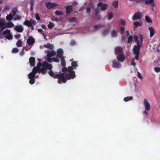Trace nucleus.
Returning <instances> with one entry per match:
<instances>
[{
  "mask_svg": "<svg viewBox=\"0 0 160 160\" xmlns=\"http://www.w3.org/2000/svg\"><path fill=\"white\" fill-rule=\"evenodd\" d=\"M17 11V8H13L11 11V14H12V15L14 16L16 13Z\"/></svg>",
  "mask_w": 160,
  "mask_h": 160,
  "instance_id": "nucleus-30",
  "label": "nucleus"
},
{
  "mask_svg": "<svg viewBox=\"0 0 160 160\" xmlns=\"http://www.w3.org/2000/svg\"><path fill=\"white\" fill-rule=\"evenodd\" d=\"M115 52L118 61L123 62L125 59V57L123 53L122 48L119 47H117L115 49Z\"/></svg>",
  "mask_w": 160,
  "mask_h": 160,
  "instance_id": "nucleus-5",
  "label": "nucleus"
},
{
  "mask_svg": "<svg viewBox=\"0 0 160 160\" xmlns=\"http://www.w3.org/2000/svg\"><path fill=\"white\" fill-rule=\"evenodd\" d=\"M14 29L18 32H22L23 31V28L22 25H17L15 27Z\"/></svg>",
  "mask_w": 160,
  "mask_h": 160,
  "instance_id": "nucleus-17",
  "label": "nucleus"
},
{
  "mask_svg": "<svg viewBox=\"0 0 160 160\" xmlns=\"http://www.w3.org/2000/svg\"><path fill=\"white\" fill-rule=\"evenodd\" d=\"M146 3L147 4H152L154 2L153 0H147L145 1Z\"/></svg>",
  "mask_w": 160,
  "mask_h": 160,
  "instance_id": "nucleus-38",
  "label": "nucleus"
},
{
  "mask_svg": "<svg viewBox=\"0 0 160 160\" xmlns=\"http://www.w3.org/2000/svg\"><path fill=\"white\" fill-rule=\"evenodd\" d=\"M46 53H47V55L48 58H50L53 56H55L56 54L55 52L54 51H45Z\"/></svg>",
  "mask_w": 160,
  "mask_h": 160,
  "instance_id": "nucleus-9",
  "label": "nucleus"
},
{
  "mask_svg": "<svg viewBox=\"0 0 160 160\" xmlns=\"http://www.w3.org/2000/svg\"><path fill=\"white\" fill-rule=\"evenodd\" d=\"M150 32V36L151 38H152L156 33L155 29L152 27L148 28Z\"/></svg>",
  "mask_w": 160,
  "mask_h": 160,
  "instance_id": "nucleus-16",
  "label": "nucleus"
},
{
  "mask_svg": "<svg viewBox=\"0 0 160 160\" xmlns=\"http://www.w3.org/2000/svg\"><path fill=\"white\" fill-rule=\"evenodd\" d=\"M119 66L120 64L118 62L115 61H113V62L112 66L113 67L115 68H118L119 67Z\"/></svg>",
  "mask_w": 160,
  "mask_h": 160,
  "instance_id": "nucleus-22",
  "label": "nucleus"
},
{
  "mask_svg": "<svg viewBox=\"0 0 160 160\" xmlns=\"http://www.w3.org/2000/svg\"><path fill=\"white\" fill-rule=\"evenodd\" d=\"M33 6H31L30 7V9L31 11H32L33 10Z\"/></svg>",
  "mask_w": 160,
  "mask_h": 160,
  "instance_id": "nucleus-64",
  "label": "nucleus"
},
{
  "mask_svg": "<svg viewBox=\"0 0 160 160\" xmlns=\"http://www.w3.org/2000/svg\"><path fill=\"white\" fill-rule=\"evenodd\" d=\"M41 27L43 28H44V29H45L46 28V26L45 25H43V24H42V25L41 26Z\"/></svg>",
  "mask_w": 160,
  "mask_h": 160,
  "instance_id": "nucleus-57",
  "label": "nucleus"
},
{
  "mask_svg": "<svg viewBox=\"0 0 160 160\" xmlns=\"http://www.w3.org/2000/svg\"><path fill=\"white\" fill-rule=\"evenodd\" d=\"M145 19L146 21L148 23H150L152 22L151 19L149 18L148 16H146L145 17Z\"/></svg>",
  "mask_w": 160,
  "mask_h": 160,
  "instance_id": "nucleus-37",
  "label": "nucleus"
},
{
  "mask_svg": "<svg viewBox=\"0 0 160 160\" xmlns=\"http://www.w3.org/2000/svg\"><path fill=\"white\" fill-rule=\"evenodd\" d=\"M134 39L137 43V45H135L134 47L133 51L134 53L135 54V59L138 60V59L139 55L140 53L139 49L142 43L143 38L142 36H139V39L137 36L134 37Z\"/></svg>",
  "mask_w": 160,
  "mask_h": 160,
  "instance_id": "nucleus-3",
  "label": "nucleus"
},
{
  "mask_svg": "<svg viewBox=\"0 0 160 160\" xmlns=\"http://www.w3.org/2000/svg\"><path fill=\"white\" fill-rule=\"evenodd\" d=\"M35 62V59L34 58L32 57L29 59V62L30 65L33 67L34 66Z\"/></svg>",
  "mask_w": 160,
  "mask_h": 160,
  "instance_id": "nucleus-21",
  "label": "nucleus"
},
{
  "mask_svg": "<svg viewBox=\"0 0 160 160\" xmlns=\"http://www.w3.org/2000/svg\"><path fill=\"white\" fill-rule=\"evenodd\" d=\"M99 11V8H97L96 9V15L97 16L98 13Z\"/></svg>",
  "mask_w": 160,
  "mask_h": 160,
  "instance_id": "nucleus-46",
  "label": "nucleus"
},
{
  "mask_svg": "<svg viewBox=\"0 0 160 160\" xmlns=\"http://www.w3.org/2000/svg\"><path fill=\"white\" fill-rule=\"evenodd\" d=\"M24 53V48L20 52V54L21 56L23 55Z\"/></svg>",
  "mask_w": 160,
  "mask_h": 160,
  "instance_id": "nucleus-48",
  "label": "nucleus"
},
{
  "mask_svg": "<svg viewBox=\"0 0 160 160\" xmlns=\"http://www.w3.org/2000/svg\"><path fill=\"white\" fill-rule=\"evenodd\" d=\"M108 32H109L108 30V29L106 30L103 31V33L104 34H106Z\"/></svg>",
  "mask_w": 160,
  "mask_h": 160,
  "instance_id": "nucleus-52",
  "label": "nucleus"
},
{
  "mask_svg": "<svg viewBox=\"0 0 160 160\" xmlns=\"http://www.w3.org/2000/svg\"><path fill=\"white\" fill-rule=\"evenodd\" d=\"M155 8H156V7L155 8V7H152V10L153 11H155Z\"/></svg>",
  "mask_w": 160,
  "mask_h": 160,
  "instance_id": "nucleus-62",
  "label": "nucleus"
},
{
  "mask_svg": "<svg viewBox=\"0 0 160 160\" xmlns=\"http://www.w3.org/2000/svg\"><path fill=\"white\" fill-rule=\"evenodd\" d=\"M134 27L135 28H137L138 26H141L142 25V23L141 22H133Z\"/></svg>",
  "mask_w": 160,
  "mask_h": 160,
  "instance_id": "nucleus-25",
  "label": "nucleus"
},
{
  "mask_svg": "<svg viewBox=\"0 0 160 160\" xmlns=\"http://www.w3.org/2000/svg\"><path fill=\"white\" fill-rule=\"evenodd\" d=\"M22 42L21 40H18L16 42V44L17 47H22Z\"/></svg>",
  "mask_w": 160,
  "mask_h": 160,
  "instance_id": "nucleus-23",
  "label": "nucleus"
},
{
  "mask_svg": "<svg viewBox=\"0 0 160 160\" xmlns=\"http://www.w3.org/2000/svg\"><path fill=\"white\" fill-rule=\"evenodd\" d=\"M51 20L53 21H56L57 20V19L55 18H51Z\"/></svg>",
  "mask_w": 160,
  "mask_h": 160,
  "instance_id": "nucleus-61",
  "label": "nucleus"
},
{
  "mask_svg": "<svg viewBox=\"0 0 160 160\" xmlns=\"http://www.w3.org/2000/svg\"><path fill=\"white\" fill-rule=\"evenodd\" d=\"M55 13L57 15H60L62 14H63V12L61 11H57L55 12Z\"/></svg>",
  "mask_w": 160,
  "mask_h": 160,
  "instance_id": "nucleus-39",
  "label": "nucleus"
},
{
  "mask_svg": "<svg viewBox=\"0 0 160 160\" xmlns=\"http://www.w3.org/2000/svg\"><path fill=\"white\" fill-rule=\"evenodd\" d=\"M10 9V7L8 6H6L5 7L3 11L4 12L8 11Z\"/></svg>",
  "mask_w": 160,
  "mask_h": 160,
  "instance_id": "nucleus-29",
  "label": "nucleus"
},
{
  "mask_svg": "<svg viewBox=\"0 0 160 160\" xmlns=\"http://www.w3.org/2000/svg\"><path fill=\"white\" fill-rule=\"evenodd\" d=\"M142 17V14L139 12H138L135 13L133 15L132 17V19L133 20H136L141 18Z\"/></svg>",
  "mask_w": 160,
  "mask_h": 160,
  "instance_id": "nucleus-15",
  "label": "nucleus"
},
{
  "mask_svg": "<svg viewBox=\"0 0 160 160\" xmlns=\"http://www.w3.org/2000/svg\"><path fill=\"white\" fill-rule=\"evenodd\" d=\"M117 32L115 30H113L112 32V36L113 37H116L117 35Z\"/></svg>",
  "mask_w": 160,
  "mask_h": 160,
  "instance_id": "nucleus-33",
  "label": "nucleus"
},
{
  "mask_svg": "<svg viewBox=\"0 0 160 160\" xmlns=\"http://www.w3.org/2000/svg\"><path fill=\"white\" fill-rule=\"evenodd\" d=\"M45 59L49 62H51L52 61L57 62H59V59L56 58H53L52 59L51 58H45Z\"/></svg>",
  "mask_w": 160,
  "mask_h": 160,
  "instance_id": "nucleus-19",
  "label": "nucleus"
},
{
  "mask_svg": "<svg viewBox=\"0 0 160 160\" xmlns=\"http://www.w3.org/2000/svg\"><path fill=\"white\" fill-rule=\"evenodd\" d=\"M112 5L115 8H117L118 6V1H117L114 2L113 3Z\"/></svg>",
  "mask_w": 160,
  "mask_h": 160,
  "instance_id": "nucleus-35",
  "label": "nucleus"
},
{
  "mask_svg": "<svg viewBox=\"0 0 160 160\" xmlns=\"http://www.w3.org/2000/svg\"><path fill=\"white\" fill-rule=\"evenodd\" d=\"M66 12L67 13H70L72 10V8L71 6H68L66 7Z\"/></svg>",
  "mask_w": 160,
  "mask_h": 160,
  "instance_id": "nucleus-27",
  "label": "nucleus"
},
{
  "mask_svg": "<svg viewBox=\"0 0 160 160\" xmlns=\"http://www.w3.org/2000/svg\"><path fill=\"white\" fill-rule=\"evenodd\" d=\"M13 16L12 14H10L6 17V19L8 21H11L13 18Z\"/></svg>",
  "mask_w": 160,
  "mask_h": 160,
  "instance_id": "nucleus-24",
  "label": "nucleus"
},
{
  "mask_svg": "<svg viewBox=\"0 0 160 160\" xmlns=\"http://www.w3.org/2000/svg\"><path fill=\"white\" fill-rule=\"evenodd\" d=\"M86 10L87 12L88 13L90 12V8H87Z\"/></svg>",
  "mask_w": 160,
  "mask_h": 160,
  "instance_id": "nucleus-54",
  "label": "nucleus"
},
{
  "mask_svg": "<svg viewBox=\"0 0 160 160\" xmlns=\"http://www.w3.org/2000/svg\"><path fill=\"white\" fill-rule=\"evenodd\" d=\"M61 59V63L62 66L63 67H64L66 65V62L65 61V60L64 59V57L62 58H60Z\"/></svg>",
  "mask_w": 160,
  "mask_h": 160,
  "instance_id": "nucleus-28",
  "label": "nucleus"
},
{
  "mask_svg": "<svg viewBox=\"0 0 160 160\" xmlns=\"http://www.w3.org/2000/svg\"><path fill=\"white\" fill-rule=\"evenodd\" d=\"M34 4V3L33 0H31L30 1V5L31 6H33Z\"/></svg>",
  "mask_w": 160,
  "mask_h": 160,
  "instance_id": "nucleus-51",
  "label": "nucleus"
},
{
  "mask_svg": "<svg viewBox=\"0 0 160 160\" xmlns=\"http://www.w3.org/2000/svg\"><path fill=\"white\" fill-rule=\"evenodd\" d=\"M126 36H128L129 34V32L128 31H127L126 32Z\"/></svg>",
  "mask_w": 160,
  "mask_h": 160,
  "instance_id": "nucleus-59",
  "label": "nucleus"
},
{
  "mask_svg": "<svg viewBox=\"0 0 160 160\" xmlns=\"http://www.w3.org/2000/svg\"><path fill=\"white\" fill-rule=\"evenodd\" d=\"M38 31L41 34H43V33L42 32V29H38Z\"/></svg>",
  "mask_w": 160,
  "mask_h": 160,
  "instance_id": "nucleus-50",
  "label": "nucleus"
},
{
  "mask_svg": "<svg viewBox=\"0 0 160 160\" xmlns=\"http://www.w3.org/2000/svg\"><path fill=\"white\" fill-rule=\"evenodd\" d=\"M15 38L16 39L19 38L21 37V35L20 34H18L14 36Z\"/></svg>",
  "mask_w": 160,
  "mask_h": 160,
  "instance_id": "nucleus-44",
  "label": "nucleus"
},
{
  "mask_svg": "<svg viewBox=\"0 0 160 160\" xmlns=\"http://www.w3.org/2000/svg\"><path fill=\"white\" fill-rule=\"evenodd\" d=\"M132 99V97H127L124 98V100L126 102L130 100H131Z\"/></svg>",
  "mask_w": 160,
  "mask_h": 160,
  "instance_id": "nucleus-32",
  "label": "nucleus"
},
{
  "mask_svg": "<svg viewBox=\"0 0 160 160\" xmlns=\"http://www.w3.org/2000/svg\"><path fill=\"white\" fill-rule=\"evenodd\" d=\"M125 28L124 27H122L121 28V30L122 33L124 31Z\"/></svg>",
  "mask_w": 160,
  "mask_h": 160,
  "instance_id": "nucleus-53",
  "label": "nucleus"
},
{
  "mask_svg": "<svg viewBox=\"0 0 160 160\" xmlns=\"http://www.w3.org/2000/svg\"><path fill=\"white\" fill-rule=\"evenodd\" d=\"M113 17L112 13L111 12H109L108 14V18L109 20L111 19Z\"/></svg>",
  "mask_w": 160,
  "mask_h": 160,
  "instance_id": "nucleus-34",
  "label": "nucleus"
},
{
  "mask_svg": "<svg viewBox=\"0 0 160 160\" xmlns=\"http://www.w3.org/2000/svg\"><path fill=\"white\" fill-rule=\"evenodd\" d=\"M45 47L46 48H47L49 49H52L54 48L53 45L51 44L50 43H47L46 44L44 45L43 46H40V48H43V47Z\"/></svg>",
  "mask_w": 160,
  "mask_h": 160,
  "instance_id": "nucleus-14",
  "label": "nucleus"
},
{
  "mask_svg": "<svg viewBox=\"0 0 160 160\" xmlns=\"http://www.w3.org/2000/svg\"><path fill=\"white\" fill-rule=\"evenodd\" d=\"M45 4L47 8H52L57 5L56 3H51L50 2H46Z\"/></svg>",
  "mask_w": 160,
  "mask_h": 160,
  "instance_id": "nucleus-13",
  "label": "nucleus"
},
{
  "mask_svg": "<svg viewBox=\"0 0 160 160\" xmlns=\"http://www.w3.org/2000/svg\"><path fill=\"white\" fill-rule=\"evenodd\" d=\"M57 57L58 58H61L63 57H62L63 53V50L61 48L58 49L57 51Z\"/></svg>",
  "mask_w": 160,
  "mask_h": 160,
  "instance_id": "nucleus-11",
  "label": "nucleus"
},
{
  "mask_svg": "<svg viewBox=\"0 0 160 160\" xmlns=\"http://www.w3.org/2000/svg\"><path fill=\"white\" fill-rule=\"evenodd\" d=\"M36 24V22L34 20H26L23 23V24L27 26L28 27H30L32 30H33V25Z\"/></svg>",
  "mask_w": 160,
  "mask_h": 160,
  "instance_id": "nucleus-7",
  "label": "nucleus"
},
{
  "mask_svg": "<svg viewBox=\"0 0 160 160\" xmlns=\"http://www.w3.org/2000/svg\"><path fill=\"white\" fill-rule=\"evenodd\" d=\"M76 20V18H72V19H71L70 20V21L71 22H73V21H75Z\"/></svg>",
  "mask_w": 160,
  "mask_h": 160,
  "instance_id": "nucleus-58",
  "label": "nucleus"
},
{
  "mask_svg": "<svg viewBox=\"0 0 160 160\" xmlns=\"http://www.w3.org/2000/svg\"><path fill=\"white\" fill-rule=\"evenodd\" d=\"M154 70L157 72H160V67H156L154 68Z\"/></svg>",
  "mask_w": 160,
  "mask_h": 160,
  "instance_id": "nucleus-41",
  "label": "nucleus"
},
{
  "mask_svg": "<svg viewBox=\"0 0 160 160\" xmlns=\"http://www.w3.org/2000/svg\"><path fill=\"white\" fill-rule=\"evenodd\" d=\"M144 103L145 106V109L146 111H148L150 108V106L149 103L146 99L144 100Z\"/></svg>",
  "mask_w": 160,
  "mask_h": 160,
  "instance_id": "nucleus-10",
  "label": "nucleus"
},
{
  "mask_svg": "<svg viewBox=\"0 0 160 160\" xmlns=\"http://www.w3.org/2000/svg\"><path fill=\"white\" fill-rule=\"evenodd\" d=\"M52 68V65L48 64L47 62H43L42 65L41 63L39 62L37 66L33 68L32 72L29 73L28 76L29 78H33L35 76V74L37 72H41L43 74H44L46 72L47 69L51 70Z\"/></svg>",
  "mask_w": 160,
  "mask_h": 160,
  "instance_id": "nucleus-1",
  "label": "nucleus"
},
{
  "mask_svg": "<svg viewBox=\"0 0 160 160\" xmlns=\"http://www.w3.org/2000/svg\"><path fill=\"white\" fill-rule=\"evenodd\" d=\"M13 17L14 20H19L22 18V17L18 15H15L14 16H13Z\"/></svg>",
  "mask_w": 160,
  "mask_h": 160,
  "instance_id": "nucleus-26",
  "label": "nucleus"
},
{
  "mask_svg": "<svg viewBox=\"0 0 160 160\" xmlns=\"http://www.w3.org/2000/svg\"><path fill=\"white\" fill-rule=\"evenodd\" d=\"M54 26V24L52 22H50L48 27L49 29H51Z\"/></svg>",
  "mask_w": 160,
  "mask_h": 160,
  "instance_id": "nucleus-31",
  "label": "nucleus"
},
{
  "mask_svg": "<svg viewBox=\"0 0 160 160\" xmlns=\"http://www.w3.org/2000/svg\"><path fill=\"white\" fill-rule=\"evenodd\" d=\"M19 51V49L17 48H14L12 49V53H16L18 52Z\"/></svg>",
  "mask_w": 160,
  "mask_h": 160,
  "instance_id": "nucleus-36",
  "label": "nucleus"
},
{
  "mask_svg": "<svg viewBox=\"0 0 160 160\" xmlns=\"http://www.w3.org/2000/svg\"><path fill=\"white\" fill-rule=\"evenodd\" d=\"M34 42V40L32 37H29L27 39V42L29 45H33Z\"/></svg>",
  "mask_w": 160,
  "mask_h": 160,
  "instance_id": "nucleus-12",
  "label": "nucleus"
},
{
  "mask_svg": "<svg viewBox=\"0 0 160 160\" xmlns=\"http://www.w3.org/2000/svg\"><path fill=\"white\" fill-rule=\"evenodd\" d=\"M120 23L122 25H124L125 24V22L123 20H121L120 21Z\"/></svg>",
  "mask_w": 160,
  "mask_h": 160,
  "instance_id": "nucleus-47",
  "label": "nucleus"
},
{
  "mask_svg": "<svg viewBox=\"0 0 160 160\" xmlns=\"http://www.w3.org/2000/svg\"><path fill=\"white\" fill-rule=\"evenodd\" d=\"M100 27V26L99 25H95L94 26V28L95 29L98 28Z\"/></svg>",
  "mask_w": 160,
  "mask_h": 160,
  "instance_id": "nucleus-55",
  "label": "nucleus"
},
{
  "mask_svg": "<svg viewBox=\"0 0 160 160\" xmlns=\"http://www.w3.org/2000/svg\"><path fill=\"white\" fill-rule=\"evenodd\" d=\"M98 7H101V10L102 11H105L108 8V5L105 3H103L102 2H100L98 4Z\"/></svg>",
  "mask_w": 160,
  "mask_h": 160,
  "instance_id": "nucleus-8",
  "label": "nucleus"
},
{
  "mask_svg": "<svg viewBox=\"0 0 160 160\" xmlns=\"http://www.w3.org/2000/svg\"><path fill=\"white\" fill-rule=\"evenodd\" d=\"M5 25V29L6 28L13 27L14 26L13 23L11 22H9L7 23H6Z\"/></svg>",
  "mask_w": 160,
  "mask_h": 160,
  "instance_id": "nucleus-20",
  "label": "nucleus"
},
{
  "mask_svg": "<svg viewBox=\"0 0 160 160\" xmlns=\"http://www.w3.org/2000/svg\"><path fill=\"white\" fill-rule=\"evenodd\" d=\"M137 74H138L137 76H138V77L139 78H140L141 79H142V76L141 74L138 72Z\"/></svg>",
  "mask_w": 160,
  "mask_h": 160,
  "instance_id": "nucleus-42",
  "label": "nucleus"
},
{
  "mask_svg": "<svg viewBox=\"0 0 160 160\" xmlns=\"http://www.w3.org/2000/svg\"><path fill=\"white\" fill-rule=\"evenodd\" d=\"M30 80L29 81V83L31 84H32L34 83L35 82L34 79L33 78L30 79Z\"/></svg>",
  "mask_w": 160,
  "mask_h": 160,
  "instance_id": "nucleus-43",
  "label": "nucleus"
},
{
  "mask_svg": "<svg viewBox=\"0 0 160 160\" xmlns=\"http://www.w3.org/2000/svg\"><path fill=\"white\" fill-rule=\"evenodd\" d=\"M49 75L51 77L58 79V82L59 84H61L62 82L65 83L67 81V78L65 76V73H63L60 74L54 75V72L51 71L48 72Z\"/></svg>",
  "mask_w": 160,
  "mask_h": 160,
  "instance_id": "nucleus-4",
  "label": "nucleus"
},
{
  "mask_svg": "<svg viewBox=\"0 0 160 160\" xmlns=\"http://www.w3.org/2000/svg\"><path fill=\"white\" fill-rule=\"evenodd\" d=\"M131 65H133L134 66H135L136 64L134 62V58H133V59L132 60V63Z\"/></svg>",
  "mask_w": 160,
  "mask_h": 160,
  "instance_id": "nucleus-49",
  "label": "nucleus"
},
{
  "mask_svg": "<svg viewBox=\"0 0 160 160\" xmlns=\"http://www.w3.org/2000/svg\"><path fill=\"white\" fill-rule=\"evenodd\" d=\"M4 37L6 38L11 40L12 39V36L11 33L10 31L8 29H6L2 33H0V38H3Z\"/></svg>",
  "mask_w": 160,
  "mask_h": 160,
  "instance_id": "nucleus-6",
  "label": "nucleus"
},
{
  "mask_svg": "<svg viewBox=\"0 0 160 160\" xmlns=\"http://www.w3.org/2000/svg\"><path fill=\"white\" fill-rule=\"evenodd\" d=\"M6 21L4 19H0V27L3 29H5Z\"/></svg>",
  "mask_w": 160,
  "mask_h": 160,
  "instance_id": "nucleus-18",
  "label": "nucleus"
},
{
  "mask_svg": "<svg viewBox=\"0 0 160 160\" xmlns=\"http://www.w3.org/2000/svg\"><path fill=\"white\" fill-rule=\"evenodd\" d=\"M75 43V42L74 41H72L71 42V44L72 45H73Z\"/></svg>",
  "mask_w": 160,
  "mask_h": 160,
  "instance_id": "nucleus-56",
  "label": "nucleus"
},
{
  "mask_svg": "<svg viewBox=\"0 0 160 160\" xmlns=\"http://www.w3.org/2000/svg\"><path fill=\"white\" fill-rule=\"evenodd\" d=\"M147 111H146V110H145V111H144V113L146 114H148V113L147 112Z\"/></svg>",
  "mask_w": 160,
  "mask_h": 160,
  "instance_id": "nucleus-63",
  "label": "nucleus"
},
{
  "mask_svg": "<svg viewBox=\"0 0 160 160\" xmlns=\"http://www.w3.org/2000/svg\"><path fill=\"white\" fill-rule=\"evenodd\" d=\"M72 66H69L68 68H63L62 69V72L65 73V75L68 79H72L76 77L75 72L73 71L74 69H76L78 66L77 63L75 61L73 62L71 64Z\"/></svg>",
  "mask_w": 160,
  "mask_h": 160,
  "instance_id": "nucleus-2",
  "label": "nucleus"
},
{
  "mask_svg": "<svg viewBox=\"0 0 160 160\" xmlns=\"http://www.w3.org/2000/svg\"><path fill=\"white\" fill-rule=\"evenodd\" d=\"M132 36H130L128 38V43H130L132 41Z\"/></svg>",
  "mask_w": 160,
  "mask_h": 160,
  "instance_id": "nucleus-40",
  "label": "nucleus"
},
{
  "mask_svg": "<svg viewBox=\"0 0 160 160\" xmlns=\"http://www.w3.org/2000/svg\"><path fill=\"white\" fill-rule=\"evenodd\" d=\"M35 17H36V19L38 20H39L40 19V18L39 17V16L38 14H36Z\"/></svg>",
  "mask_w": 160,
  "mask_h": 160,
  "instance_id": "nucleus-45",
  "label": "nucleus"
},
{
  "mask_svg": "<svg viewBox=\"0 0 160 160\" xmlns=\"http://www.w3.org/2000/svg\"><path fill=\"white\" fill-rule=\"evenodd\" d=\"M151 6L152 7H155V4H154V2H153V3H152V4H151Z\"/></svg>",
  "mask_w": 160,
  "mask_h": 160,
  "instance_id": "nucleus-60",
  "label": "nucleus"
}]
</instances>
